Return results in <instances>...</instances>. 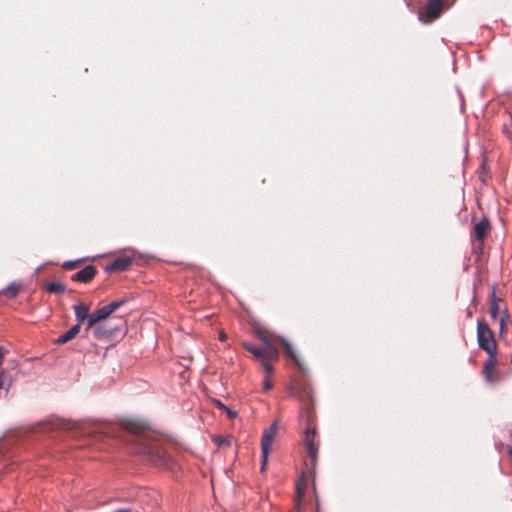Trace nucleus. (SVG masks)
<instances>
[{
  "label": "nucleus",
  "mask_w": 512,
  "mask_h": 512,
  "mask_svg": "<svg viewBox=\"0 0 512 512\" xmlns=\"http://www.w3.org/2000/svg\"><path fill=\"white\" fill-rule=\"evenodd\" d=\"M467 316L468 317H471L472 316V312L470 310H467Z\"/></svg>",
  "instance_id": "nucleus-28"
},
{
  "label": "nucleus",
  "mask_w": 512,
  "mask_h": 512,
  "mask_svg": "<svg viewBox=\"0 0 512 512\" xmlns=\"http://www.w3.org/2000/svg\"><path fill=\"white\" fill-rule=\"evenodd\" d=\"M293 393L302 403L300 409L301 419L306 421L304 445L307 459L305 465L308 469H314L318 459V442L316 441V427L314 423V391L309 383L298 381L293 385Z\"/></svg>",
  "instance_id": "nucleus-2"
},
{
  "label": "nucleus",
  "mask_w": 512,
  "mask_h": 512,
  "mask_svg": "<svg viewBox=\"0 0 512 512\" xmlns=\"http://www.w3.org/2000/svg\"><path fill=\"white\" fill-rule=\"evenodd\" d=\"M480 259V254L475 252V261L478 262Z\"/></svg>",
  "instance_id": "nucleus-26"
},
{
  "label": "nucleus",
  "mask_w": 512,
  "mask_h": 512,
  "mask_svg": "<svg viewBox=\"0 0 512 512\" xmlns=\"http://www.w3.org/2000/svg\"><path fill=\"white\" fill-rule=\"evenodd\" d=\"M224 412L227 413V415L229 416V418H234L236 416V413L233 412L232 410H230L228 407H226V409L223 410Z\"/></svg>",
  "instance_id": "nucleus-20"
},
{
  "label": "nucleus",
  "mask_w": 512,
  "mask_h": 512,
  "mask_svg": "<svg viewBox=\"0 0 512 512\" xmlns=\"http://www.w3.org/2000/svg\"><path fill=\"white\" fill-rule=\"evenodd\" d=\"M482 350L489 355L482 369L485 381L489 384L499 383L503 379V374L497 368V343L493 331L484 323H482Z\"/></svg>",
  "instance_id": "nucleus-5"
},
{
  "label": "nucleus",
  "mask_w": 512,
  "mask_h": 512,
  "mask_svg": "<svg viewBox=\"0 0 512 512\" xmlns=\"http://www.w3.org/2000/svg\"><path fill=\"white\" fill-rule=\"evenodd\" d=\"M80 330H81V326L80 324H75L74 326H72L68 331H66L65 333H63L62 335H60L55 341L54 343L55 344H58V345H62V344H65L71 340H73L79 333H80Z\"/></svg>",
  "instance_id": "nucleus-11"
},
{
  "label": "nucleus",
  "mask_w": 512,
  "mask_h": 512,
  "mask_svg": "<svg viewBox=\"0 0 512 512\" xmlns=\"http://www.w3.org/2000/svg\"><path fill=\"white\" fill-rule=\"evenodd\" d=\"M127 302L126 299L113 301L108 305L95 310L88 319L86 331L93 329V335L97 339H108L116 334L118 326H111L105 322L110 315Z\"/></svg>",
  "instance_id": "nucleus-4"
},
{
  "label": "nucleus",
  "mask_w": 512,
  "mask_h": 512,
  "mask_svg": "<svg viewBox=\"0 0 512 512\" xmlns=\"http://www.w3.org/2000/svg\"><path fill=\"white\" fill-rule=\"evenodd\" d=\"M97 270L96 267L93 265H88L82 270L78 271L74 275H72L71 279L73 281L81 282V283H88L90 282L96 275Z\"/></svg>",
  "instance_id": "nucleus-9"
},
{
  "label": "nucleus",
  "mask_w": 512,
  "mask_h": 512,
  "mask_svg": "<svg viewBox=\"0 0 512 512\" xmlns=\"http://www.w3.org/2000/svg\"><path fill=\"white\" fill-rule=\"evenodd\" d=\"M21 285L15 282L10 283L0 294L7 296L10 299L15 298L21 290Z\"/></svg>",
  "instance_id": "nucleus-14"
},
{
  "label": "nucleus",
  "mask_w": 512,
  "mask_h": 512,
  "mask_svg": "<svg viewBox=\"0 0 512 512\" xmlns=\"http://www.w3.org/2000/svg\"><path fill=\"white\" fill-rule=\"evenodd\" d=\"M489 314L493 320L499 321L500 331L502 332L505 328L507 313L504 308L503 300L495 294L494 286L491 288L490 292Z\"/></svg>",
  "instance_id": "nucleus-6"
},
{
  "label": "nucleus",
  "mask_w": 512,
  "mask_h": 512,
  "mask_svg": "<svg viewBox=\"0 0 512 512\" xmlns=\"http://www.w3.org/2000/svg\"><path fill=\"white\" fill-rule=\"evenodd\" d=\"M278 433V422L272 423V425L263 432L261 439V450H262V465L261 471L265 470L268 454L272 449V444Z\"/></svg>",
  "instance_id": "nucleus-8"
},
{
  "label": "nucleus",
  "mask_w": 512,
  "mask_h": 512,
  "mask_svg": "<svg viewBox=\"0 0 512 512\" xmlns=\"http://www.w3.org/2000/svg\"><path fill=\"white\" fill-rule=\"evenodd\" d=\"M316 512H318V511H316Z\"/></svg>",
  "instance_id": "nucleus-29"
},
{
  "label": "nucleus",
  "mask_w": 512,
  "mask_h": 512,
  "mask_svg": "<svg viewBox=\"0 0 512 512\" xmlns=\"http://www.w3.org/2000/svg\"><path fill=\"white\" fill-rule=\"evenodd\" d=\"M45 289L49 293H53V294H62L65 292V286L59 282H50L45 285Z\"/></svg>",
  "instance_id": "nucleus-15"
},
{
  "label": "nucleus",
  "mask_w": 512,
  "mask_h": 512,
  "mask_svg": "<svg viewBox=\"0 0 512 512\" xmlns=\"http://www.w3.org/2000/svg\"><path fill=\"white\" fill-rule=\"evenodd\" d=\"M473 237L476 241H480V226H474Z\"/></svg>",
  "instance_id": "nucleus-19"
},
{
  "label": "nucleus",
  "mask_w": 512,
  "mask_h": 512,
  "mask_svg": "<svg viewBox=\"0 0 512 512\" xmlns=\"http://www.w3.org/2000/svg\"><path fill=\"white\" fill-rule=\"evenodd\" d=\"M481 170H482V175H483V174H484V172H485V166H484V163H483V162H482Z\"/></svg>",
  "instance_id": "nucleus-27"
},
{
  "label": "nucleus",
  "mask_w": 512,
  "mask_h": 512,
  "mask_svg": "<svg viewBox=\"0 0 512 512\" xmlns=\"http://www.w3.org/2000/svg\"><path fill=\"white\" fill-rule=\"evenodd\" d=\"M214 441L218 446H230L231 444L230 439L222 436L215 437Z\"/></svg>",
  "instance_id": "nucleus-17"
},
{
  "label": "nucleus",
  "mask_w": 512,
  "mask_h": 512,
  "mask_svg": "<svg viewBox=\"0 0 512 512\" xmlns=\"http://www.w3.org/2000/svg\"><path fill=\"white\" fill-rule=\"evenodd\" d=\"M265 374H266V376H265V378L263 380V390L267 392V391H270L272 389L273 384H272V381H271V378H270L271 374H267V373H265Z\"/></svg>",
  "instance_id": "nucleus-16"
},
{
  "label": "nucleus",
  "mask_w": 512,
  "mask_h": 512,
  "mask_svg": "<svg viewBox=\"0 0 512 512\" xmlns=\"http://www.w3.org/2000/svg\"><path fill=\"white\" fill-rule=\"evenodd\" d=\"M491 226H482V239L486 236Z\"/></svg>",
  "instance_id": "nucleus-23"
},
{
  "label": "nucleus",
  "mask_w": 512,
  "mask_h": 512,
  "mask_svg": "<svg viewBox=\"0 0 512 512\" xmlns=\"http://www.w3.org/2000/svg\"><path fill=\"white\" fill-rule=\"evenodd\" d=\"M124 428L132 434L138 435L139 453L146 455L148 460L157 466L171 468L173 461L166 456L158 439L146 430L143 423L127 421L124 423Z\"/></svg>",
  "instance_id": "nucleus-3"
},
{
  "label": "nucleus",
  "mask_w": 512,
  "mask_h": 512,
  "mask_svg": "<svg viewBox=\"0 0 512 512\" xmlns=\"http://www.w3.org/2000/svg\"><path fill=\"white\" fill-rule=\"evenodd\" d=\"M476 329H477V338H478V341L480 342V318H478L476 320Z\"/></svg>",
  "instance_id": "nucleus-21"
},
{
  "label": "nucleus",
  "mask_w": 512,
  "mask_h": 512,
  "mask_svg": "<svg viewBox=\"0 0 512 512\" xmlns=\"http://www.w3.org/2000/svg\"><path fill=\"white\" fill-rule=\"evenodd\" d=\"M79 261H67L63 264V268L66 270H72L77 267Z\"/></svg>",
  "instance_id": "nucleus-18"
},
{
  "label": "nucleus",
  "mask_w": 512,
  "mask_h": 512,
  "mask_svg": "<svg viewBox=\"0 0 512 512\" xmlns=\"http://www.w3.org/2000/svg\"><path fill=\"white\" fill-rule=\"evenodd\" d=\"M73 309H74L76 319L78 321L77 324L81 325V323H83L84 321H86V323H88V319L91 316V314H89L90 308L88 305L79 303V304L74 305Z\"/></svg>",
  "instance_id": "nucleus-12"
},
{
  "label": "nucleus",
  "mask_w": 512,
  "mask_h": 512,
  "mask_svg": "<svg viewBox=\"0 0 512 512\" xmlns=\"http://www.w3.org/2000/svg\"><path fill=\"white\" fill-rule=\"evenodd\" d=\"M445 8V0H429L426 6L420 9L419 20L423 23H431L440 17Z\"/></svg>",
  "instance_id": "nucleus-7"
},
{
  "label": "nucleus",
  "mask_w": 512,
  "mask_h": 512,
  "mask_svg": "<svg viewBox=\"0 0 512 512\" xmlns=\"http://www.w3.org/2000/svg\"><path fill=\"white\" fill-rule=\"evenodd\" d=\"M254 335L261 341V346L250 342H243L242 346L260 363L264 373L272 374L274 372L273 363L279 359V350L276 345L277 340L283 345L287 355L302 369V363L298 355L285 338L274 336L270 331L261 326L254 327Z\"/></svg>",
  "instance_id": "nucleus-1"
},
{
  "label": "nucleus",
  "mask_w": 512,
  "mask_h": 512,
  "mask_svg": "<svg viewBox=\"0 0 512 512\" xmlns=\"http://www.w3.org/2000/svg\"><path fill=\"white\" fill-rule=\"evenodd\" d=\"M308 481L305 478H301V480L296 485V506L299 507L301 503V499L304 497L306 489H307Z\"/></svg>",
  "instance_id": "nucleus-13"
},
{
  "label": "nucleus",
  "mask_w": 512,
  "mask_h": 512,
  "mask_svg": "<svg viewBox=\"0 0 512 512\" xmlns=\"http://www.w3.org/2000/svg\"><path fill=\"white\" fill-rule=\"evenodd\" d=\"M226 339H227V335L224 332H221L219 334V340L220 341H225Z\"/></svg>",
  "instance_id": "nucleus-24"
},
{
  "label": "nucleus",
  "mask_w": 512,
  "mask_h": 512,
  "mask_svg": "<svg viewBox=\"0 0 512 512\" xmlns=\"http://www.w3.org/2000/svg\"><path fill=\"white\" fill-rule=\"evenodd\" d=\"M482 224H490L489 219L485 216H482Z\"/></svg>",
  "instance_id": "nucleus-25"
},
{
  "label": "nucleus",
  "mask_w": 512,
  "mask_h": 512,
  "mask_svg": "<svg viewBox=\"0 0 512 512\" xmlns=\"http://www.w3.org/2000/svg\"><path fill=\"white\" fill-rule=\"evenodd\" d=\"M214 403H215V405H216L220 410H222V411H223L224 409H226V406H225L223 403H221L219 400H214Z\"/></svg>",
  "instance_id": "nucleus-22"
},
{
  "label": "nucleus",
  "mask_w": 512,
  "mask_h": 512,
  "mask_svg": "<svg viewBox=\"0 0 512 512\" xmlns=\"http://www.w3.org/2000/svg\"><path fill=\"white\" fill-rule=\"evenodd\" d=\"M132 265V259L128 256L118 257L106 267L107 272H120L127 270Z\"/></svg>",
  "instance_id": "nucleus-10"
}]
</instances>
